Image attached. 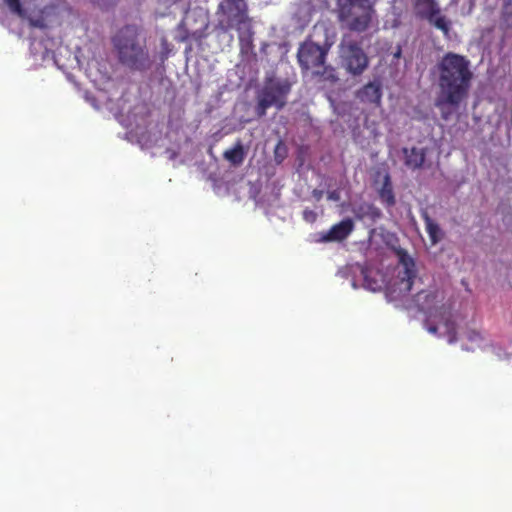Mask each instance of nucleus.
Wrapping results in <instances>:
<instances>
[{
    "label": "nucleus",
    "mask_w": 512,
    "mask_h": 512,
    "mask_svg": "<svg viewBox=\"0 0 512 512\" xmlns=\"http://www.w3.org/2000/svg\"><path fill=\"white\" fill-rule=\"evenodd\" d=\"M464 337L469 342H471L472 345L477 346V347H480V345H481V343L483 342V339H484L482 334L479 331H476V330H473V329L467 330L464 333Z\"/></svg>",
    "instance_id": "20"
},
{
    "label": "nucleus",
    "mask_w": 512,
    "mask_h": 512,
    "mask_svg": "<svg viewBox=\"0 0 512 512\" xmlns=\"http://www.w3.org/2000/svg\"><path fill=\"white\" fill-rule=\"evenodd\" d=\"M412 6L417 19L427 21L431 26L440 30L444 37H450L452 22L442 14L437 0H413Z\"/></svg>",
    "instance_id": "7"
},
{
    "label": "nucleus",
    "mask_w": 512,
    "mask_h": 512,
    "mask_svg": "<svg viewBox=\"0 0 512 512\" xmlns=\"http://www.w3.org/2000/svg\"><path fill=\"white\" fill-rule=\"evenodd\" d=\"M397 254L402 270L398 272L397 280L389 287V291L394 298H402L411 291L417 277V270L414 259L407 251L400 249Z\"/></svg>",
    "instance_id": "8"
},
{
    "label": "nucleus",
    "mask_w": 512,
    "mask_h": 512,
    "mask_svg": "<svg viewBox=\"0 0 512 512\" xmlns=\"http://www.w3.org/2000/svg\"><path fill=\"white\" fill-rule=\"evenodd\" d=\"M279 145H280V143L276 146V150H275L276 153H277V150L279 149Z\"/></svg>",
    "instance_id": "29"
},
{
    "label": "nucleus",
    "mask_w": 512,
    "mask_h": 512,
    "mask_svg": "<svg viewBox=\"0 0 512 512\" xmlns=\"http://www.w3.org/2000/svg\"><path fill=\"white\" fill-rule=\"evenodd\" d=\"M354 223L350 218L343 219L334 224L327 232L321 236L323 242H340L345 240L353 231Z\"/></svg>",
    "instance_id": "11"
},
{
    "label": "nucleus",
    "mask_w": 512,
    "mask_h": 512,
    "mask_svg": "<svg viewBox=\"0 0 512 512\" xmlns=\"http://www.w3.org/2000/svg\"><path fill=\"white\" fill-rule=\"evenodd\" d=\"M422 217L425 223L426 232L429 235L431 243L433 245L437 244L442 238V231L439 225L427 213H424Z\"/></svg>",
    "instance_id": "18"
},
{
    "label": "nucleus",
    "mask_w": 512,
    "mask_h": 512,
    "mask_svg": "<svg viewBox=\"0 0 512 512\" xmlns=\"http://www.w3.org/2000/svg\"><path fill=\"white\" fill-rule=\"evenodd\" d=\"M364 280H365V284H366V285H367L371 290H373V291H375V290H376V287H372V286L369 284V282H368V277H367V276H365V277H364Z\"/></svg>",
    "instance_id": "26"
},
{
    "label": "nucleus",
    "mask_w": 512,
    "mask_h": 512,
    "mask_svg": "<svg viewBox=\"0 0 512 512\" xmlns=\"http://www.w3.org/2000/svg\"><path fill=\"white\" fill-rule=\"evenodd\" d=\"M290 91L291 83L288 79L277 78L273 75L266 76L262 88L257 93L255 109L257 116H265L270 107H275L277 110L283 109Z\"/></svg>",
    "instance_id": "5"
},
{
    "label": "nucleus",
    "mask_w": 512,
    "mask_h": 512,
    "mask_svg": "<svg viewBox=\"0 0 512 512\" xmlns=\"http://www.w3.org/2000/svg\"><path fill=\"white\" fill-rule=\"evenodd\" d=\"M332 44L325 41L323 45L313 42L310 38L300 44L297 61L303 71L314 70L323 66Z\"/></svg>",
    "instance_id": "9"
},
{
    "label": "nucleus",
    "mask_w": 512,
    "mask_h": 512,
    "mask_svg": "<svg viewBox=\"0 0 512 512\" xmlns=\"http://www.w3.org/2000/svg\"><path fill=\"white\" fill-rule=\"evenodd\" d=\"M379 198L385 207L390 208L396 204L395 194L389 174L383 179L382 187L379 190Z\"/></svg>",
    "instance_id": "15"
},
{
    "label": "nucleus",
    "mask_w": 512,
    "mask_h": 512,
    "mask_svg": "<svg viewBox=\"0 0 512 512\" xmlns=\"http://www.w3.org/2000/svg\"><path fill=\"white\" fill-rule=\"evenodd\" d=\"M442 118L447 120L448 119V114L445 113L443 110H442Z\"/></svg>",
    "instance_id": "28"
},
{
    "label": "nucleus",
    "mask_w": 512,
    "mask_h": 512,
    "mask_svg": "<svg viewBox=\"0 0 512 512\" xmlns=\"http://www.w3.org/2000/svg\"><path fill=\"white\" fill-rule=\"evenodd\" d=\"M473 348H474V346H472V347H466V350H470V349H473Z\"/></svg>",
    "instance_id": "30"
},
{
    "label": "nucleus",
    "mask_w": 512,
    "mask_h": 512,
    "mask_svg": "<svg viewBox=\"0 0 512 512\" xmlns=\"http://www.w3.org/2000/svg\"><path fill=\"white\" fill-rule=\"evenodd\" d=\"M402 153L404 155V164L406 167L412 170H417L422 168L425 159H426V150L423 148H407L404 147L402 149Z\"/></svg>",
    "instance_id": "13"
},
{
    "label": "nucleus",
    "mask_w": 512,
    "mask_h": 512,
    "mask_svg": "<svg viewBox=\"0 0 512 512\" xmlns=\"http://www.w3.org/2000/svg\"><path fill=\"white\" fill-rule=\"evenodd\" d=\"M500 28L504 31L512 29V7L502 5L500 13Z\"/></svg>",
    "instance_id": "19"
},
{
    "label": "nucleus",
    "mask_w": 512,
    "mask_h": 512,
    "mask_svg": "<svg viewBox=\"0 0 512 512\" xmlns=\"http://www.w3.org/2000/svg\"><path fill=\"white\" fill-rule=\"evenodd\" d=\"M327 198L332 201H338L340 199V194L337 190H333L328 192Z\"/></svg>",
    "instance_id": "23"
},
{
    "label": "nucleus",
    "mask_w": 512,
    "mask_h": 512,
    "mask_svg": "<svg viewBox=\"0 0 512 512\" xmlns=\"http://www.w3.org/2000/svg\"><path fill=\"white\" fill-rule=\"evenodd\" d=\"M444 294L439 290H421L413 298L415 306L426 315L425 328L431 334H437L439 325L450 344L457 341L456 323L453 320L452 306L443 303Z\"/></svg>",
    "instance_id": "3"
},
{
    "label": "nucleus",
    "mask_w": 512,
    "mask_h": 512,
    "mask_svg": "<svg viewBox=\"0 0 512 512\" xmlns=\"http://www.w3.org/2000/svg\"><path fill=\"white\" fill-rule=\"evenodd\" d=\"M302 215H303V219L309 223H313L317 219V213L308 208L303 211Z\"/></svg>",
    "instance_id": "22"
},
{
    "label": "nucleus",
    "mask_w": 512,
    "mask_h": 512,
    "mask_svg": "<svg viewBox=\"0 0 512 512\" xmlns=\"http://www.w3.org/2000/svg\"><path fill=\"white\" fill-rule=\"evenodd\" d=\"M354 215L358 220L369 219L376 222L382 217V212L374 204L362 203L354 209Z\"/></svg>",
    "instance_id": "14"
},
{
    "label": "nucleus",
    "mask_w": 512,
    "mask_h": 512,
    "mask_svg": "<svg viewBox=\"0 0 512 512\" xmlns=\"http://www.w3.org/2000/svg\"><path fill=\"white\" fill-rule=\"evenodd\" d=\"M341 58L347 72L359 76L368 68L369 58L360 43L354 40L341 43Z\"/></svg>",
    "instance_id": "10"
},
{
    "label": "nucleus",
    "mask_w": 512,
    "mask_h": 512,
    "mask_svg": "<svg viewBox=\"0 0 512 512\" xmlns=\"http://www.w3.org/2000/svg\"><path fill=\"white\" fill-rule=\"evenodd\" d=\"M111 43L121 65L131 71L145 72L152 68L153 60L146 39L136 25L128 24L112 36Z\"/></svg>",
    "instance_id": "2"
},
{
    "label": "nucleus",
    "mask_w": 512,
    "mask_h": 512,
    "mask_svg": "<svg viewBox=\"0 0 512 512\" xmlns=\"http://www.w3.org/2000/svg\"><path fill=\"white\" fill-rule=\"evenodd\" d=\"M322 194H323V192H322V191H320V190L315 189V190L313 191V196H314L317 200L321 199Z\"/></svg>",
    "instance_id": "24"
},
{
    "label": "nucleus",
    "mask_w": 512,
    "mask_h": 512,
    "mask_svg": "<svg viewBox=\"0 0 512 512\" xmlns=\"http://www.w3.org/2000/svg\"><path fill=\"white\" fill-rule=\"evenodd\" d=\"M438 94L436 106L458 108L468 96L474 74L469 59L454 52L445 53L437 63Z\"/></svg>",
    "instance_id": "1"
},
{
    "label": "nucleus",
    "mask_w": 512,
    "mask_h": 512,
    "mask_svg": "<svg viewBox=\"0 0 512 512\" xmlns=\"http://www.w3.org/2000/svg\"><path fill=\"white\" fill-rule=\"evenodd\" d=\"M356 97L362 103L379 106L382 98L381 86L375 82H369L357 91Z\"/></svg>",
    "instance_id": "12"
},
{
    "label": "nucleus",
    "mask_w": 512,
    "mask_h": 512,
    "mask_svg": "<svg viewBox=\"0 0 512 512\" xmlns=\"http://www.w3.org/2000/svg\"><path fill=\"white\" fill-rule=\"evenodd\" d=\"M320 68L321 70L318 68L313 70V75L318 78L319 81L327 82L332 85L339 80L335 68L331 65L324 64L323 66H320Z\"/></svg>",
    "instance_id": "17"
},
{
    "label": "nucleus",
    "mask_w": 512,
    "mask_h": 512,
    "mask_svg": "<svg viewBox=\"0 0 512 512\" xmlns=\"http://www.w3.org/2000/svg\"><path fill=\"white\" fill-rule=\"evenodd\" d=\"M9 9L18 15H23V8L20 0H4Z\"/></svg>",
    "instance_id": "21"
},
{
    "label": "nucleus",
    "mask_w": 512,
    "mask_h": 512,
    "mask_svg": "<svg viewBox=\"0 0 512 512\" xmlns=\"http://www.w3.org/2000/svg\"><path fill=\"white\" fill-rule=\"evenodd\" d=\"M502 5L512 7V0H503Z\"/></svg>",
    "instance_id": "27"
},
{
    "label": "nucleus",
    "mask_w": 512,
    "mask_h": 512,
    "mask_svg": "<svg viewBox=\"0 0 512 512\" xmlns=\"http://www.w3.org/2000/svg\"><path fill=\"white\" fill-rule=\"evenodd\" d=\"M401 53H402L401 48L398 47L397 51L394 53V58H397V59L400 58L401 57Z\"/></svg>",
    "instance_id": "25"
},
{
    "label": "nucleus",
    "mask_w": 512,
    "mask_h": 512,
    "mask_svg": "<svg viewBox=\"0 0 512 512\" xmlns=\"http://www.w3.org/2000/svg\"><path fill=\"white\" fill-rule=\"evenodd\" d=\"M245 156L246 153L240 140L237 141L233 148L223 153L224 159L234 167L240 166L244 162Z\"/></svg>",
    "instance_id": "16"
},
{
    "label": "nucleus",
    "mask_w": 512,
    "mask_h": 512,
    "mask_svg": "<svg viewBox=\"0 0 512 512\" xmlns=\"http://www.w3.org/2000/svg\"><path fill=\"white\" fill-rule=\"evenodd\" d=\"M375 10L371 0H343L338 3V19L353 32H365L372 23Z\"/></svg>",
    "instance_id": "4"
},
{
    "label": "nucleus",
    "mask_w": 512,
    "mask_h": 512,
    "mask_svg": "<svg viewBox=\"0 0 512 512\" xmlns=\"http://www.w3.org/2000/svg\"><path fill=\"white\" fill-rule=\"evenodd\" d=\"M218 25L223 31L236 29L241 31L250 25L246 0H222L217 8Z\"/></svg>",
    "instance_id": "6"
}]
</instances>
